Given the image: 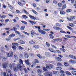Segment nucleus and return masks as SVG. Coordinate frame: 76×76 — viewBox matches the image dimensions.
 Instances as JSON below:
<instances>
[{
	"label": "nucleus",
	"mask_w": 76,
	"mask_h": 76,
	"mask_svg": "<svg viewBox=\"0 0 76 76\" xmlns=\"http://www.w3.org/2000/svg\"><path fill=\"white\" fill-rule=\"evenodd\" d=\"M46 66L47 69H51L53 67V65L50 64H46Z\"/></svg>",
	"instance_id": "nucleus-1"
},
{
	"label": "nucleus",
	"mask_w": 76,
	"mask_h": 76,
	"mask_svg": "<svg viewBox=\"0 0 76 76\" xmlns=\"http://www.w3.org/2000/svg\"><path fill=\"white\" fill-rule=\"evenodd\" d=\"M44 75L45 76H53V73L50 72H47L45 73Z\"/></svg>",
	"instance_id": "nucleus-2"
},
{
	"label": "nucleus",
	"mask_w": 76,
	"mask_h": 76,
	"mask_svg": "<svg viewBox=\"0 0 76 76\" xmlns=\"http://www.w3.org/2000/svg\"><path fill=\"white\" fill-rule=\"evenodd\" d=\"M17 67L18 69H19L20 71H22L23 70L22 66V65L20 64H17Z\"/></svg>",
	"instance_id": "nucleus-3"
},
{
	"label": "nucleus",
	"mask_w": 76,
	"mask_h": 76,
	"mask_svg": "<svg viewBox=\"0 0 76 76\" xmlns=\"http://www.w3.org/2000/svg\"><path fill=\"white\" fill-rule=\"evenodd\" d=\"M75 18H76V17H75V16H71L69 18H67V19L69 21H72V20L75 19Z\"/></svg>",
	"instance_id": "nucleus-4"
},
{
	"label": "nucleus",
	"mask_w": 76,
	"mask_h": 76,
	"mask_svg": "<svg viewBox=\"0 0 76 76\" xmlns=\"http://www.w3.org/2000/svg\"><path fill=\"white\" fill-rule=\"evenodd\" d=\"M13 52L12 51H10L7 54V56L8 57H11L13 56Z\"/></svg>",
	"instance_id": "nucleus-5"
},
{
	"label": "nucleus",
	"mask_w": 76,
	"mask_h": 76,
	"mask_svg": "<svg viewBox=\"0 0 76 76\" xmlns=\"http://www.w3.org/2000/svg\"><path fill=\"white\" fill-rule=\"evenodd\" d=\"M65 37L66 38H76V37L75 36H72L69 35H65Z\"/></svg>",
	"instance_id": "nucleus-6"
},
{
	"label": "nucleus",
	"mask_w": 76,
	"mask_h": 76,
	"mask_svg": "<svg viewBox=\"0 0 76 76\" xmlns=\"http://www.w3.org/2000/svg\"><path fill=\"white\" fill-rule=\"evenodd\" d=\"M54 34V32L53 31L50 32V34H49V36L50 39H53L54 37L53 36V35Z\"/></svg>",
	"instance_id": "nucleus-7"
},
{
	"label": "nucleus",
	"mask_w": 76,
	"mask_h": 76,
	"mask_svg": "<svg viewBox=\"0 0 76 76\" xmlns=\"http://www.w3.org/2000/svg\"><path fill=\"white\" fill-rule=\"evenodd\" d=\"M38 31L40 33V34H46V32H45V31H44L43 30H38Z\"/></svg>",
	"instance_id": "nucleus-8"
},
{
	"label": "nucleus",
	"mask_w": 76,
	"mask_h": 76,
	"mask_svg": "<svg viewBox=\"0 0 76 76\" xmlns=\"http://www.w3.org/2000/svg\"><path fill=\"white\" fill-rule=\"evenodd\" d=\"M67 28L69 29L70 30V31H71L72 33H75V31H74L73 29V28H72V27H71L69 26H67Z\"/></svg>",
	"instance_id": "nucleus-9"
},
{
	"label": "nucleus",
	"mask_w": 76,
	"mask_h": 76,
	"mask_svg": "<svg viewBox=\"0 0 76 76\" xmlns=\"http://www.w3.org/2000/svg\"><path fill=\"white\" fill-rule=\"evenodd\" d=\"M15 66H16V64H15L13 63L12 64H10L9 65V66L10 69H12V67H15Z\"/></svg>",
	"instance_id": "nucleus-10"
},
{
	"label": "nucleus",
	"mask_w": 76,
	"mask_h": 76,
	"mask_svg": "<svg viewBox=\"0 0 76 76\" xmlns=\"http://www.w3.org/2000/svg\"><path fill=\"white\" fill-rule=\"evenodd\" d=\"M7 66V64L6 63H4L2 64V67L4 69H6Z\"/></svg>",
	"instance_id": "nucleus-11"
},
{
	"label": "nucleus",
	"mask_w": 76,
	"mask_h": 76,
	"mask_svg": "<svg viewBox=\"0 0 76 76\" xmlns=\"http://www.w3.org/2000/svg\"><path fill=\"white\" fill-rule=\"evenodd\" d=\"M24 56L25 58H28L29 57V55H28V54L27 53L25 52L24 53Z\"/></svg>",
	"instance_id": "nucleus-12"
},
{
	"label": "nucleus",
	"mask_w": 76,
	"mask_h": 76,
	"mask_svg": "<svg viewBox=\"0 0 76 76\" xmlns=\"http://www.w3.org/2000/svg\"><path fill=\"white\" fill-rule=\"evenodd\" d=\"M45 54L47 57H50L51 56V54L50 52H46L45 53Z\"/></svg>",
	"instance_id": "nucleus-13"
},
{
	"label": "nucleus",
	"mask_w": 76,
	"mask_h": 76,
	"mask_svg": "<svg viewBox=\"0 0 76 76\" xmlns=\"http://www.w3.org/2000/svg\"><path fill=\"white\" fill-rule=\"evenodd\" d=\"M48 50L50 51V52H52V53H56V51L54 50L53 48H49Z\"/></svg>",
	"instance_id": "nucleus-14"
},
{
	"label": "nucleus",
	"mask_w": 76,
	"mask_h": 76,
	"mask_svg": "<svg viewBox=\"0 0 76 76\" xmlns=\"http://www.w3.org/2000/svg\"><path fill=\"white\" fill-rule=\"evenodd\" d=\"M25 62L27 65H29L30 63H29V59H28L27 60H25Z\"/></svg>",
	"instance_id": "nucleus-15"
},
{
	"label": "nucleus",
	"mask_w": 76,
	"mask_h": 76,
	"mask_svg": "<svg viewBox=\"0 0 76 76\" xmlns=\"http://www.w3.org/2000/svg\"><path fill=\"white\" fill-rule=\"evenodd\" d=\"M33 48L36 49H37L39 48V46L37 45H33Z\"/></svg>",
	"instance_id": "nucleus-16"
},
{
	"label": "nucleus",
	"mask_w": 76,
	"mask_h": 76,
	"mask_svg": "<svg viewBox=\"0 0 76 76\" xmlns=\"http://www.w3.org/2000/svg\"><path fill=\"white\" fill-rule=\"evenodd\" d=\"M69 25L71 27H74L75 26V24L73 23H69Z\"/></svg>",
	"instance_id": "nucleus-17"
},
{
	"label": "nucleus",
	"mask_w": 76,
	"mask_h": 76,
	"mask_svg": "<svg viewBox=\"0 0 76 76\" xmlns=\"http://www.w3.org/2000/svg\"><path fill=\"white\" fill-rule=\"evenodd\" d=\"M29 43L31 44H35V42L33 40H31L29 42Z\"/></svg>",
	"instance_id": "nucleus-18"
},
{
	"label": "nucleus",
	"mask_w": 76,
	"mask_h": 76,
	"mask_svg": "<svg viewBox=\"0 0 76 76\" xmlns=\"http://www.w3.org/2000/svg\"><path fill=\"white\" fill-rule=\"evenodd\" d=\"M56 26H58V27H61L62 26L61 24L58 23H56Z\"/></svg>",
	"instance_id": "nucleus-19"
},
{
	"label": "nucleus",
	"mask_w": 76,
	"mask_h": 76,
	"mask_svg": "<svg viewBox=\"0 0 76 76\" xmlns=\"http://www.w3.org/2000/svg\"><path fill=\"white\" fill-rule=\"evenodd\" d=\"M12 48L14 51H15L16 50V46L14 45H13L12 46Z\"/></svg>",
	"instance_id": "nucleus-20"
},
{
	"label": "nucleus",
	"mask_w": 76,
	"mask_h": 76,
	"mask_svg": "<svg viewBox=\"0 0 76 76\" xmlns=\"http://www.w3.org/2000/svg\"><path fill=\"white\" fill-rule=\"evenodd\" d=\"M56 59H57L58 61H61L62 60L61 58L58 57H56Z\"/></svg>",
	"instance_id": "nucleus-21"
},
{
	"label": "nucleus",
	"mask_w": 76,
	"mask_h": 76,
	"mask_svg": "<svg viewBox=\"0 0 76 76\" xmlns=\"http://www.w3.org/2000/svg\"><path fill=\"white\" fill-rule=\"evenodd\" d=\"M29 17L31 19H33V20H35V17L32 15H29Z\"/></svg>",
	"instance_id": "nucleus-22"
},
{
	"label": "nucleus",
	"mask_w": 76,
	"mask_h": 76,
	"mask_svg": "<svg viewBox=\"0 0 76 76\" xmlns=\"http://www.w3.org/2000/svg\"><path fill=\"white\" fill-rule=\"evenodd\" d=\"M69 62L70 63H73L74 64H75V63H76V61H72V60H70L69 61Z\"/></svg>",
	"instance_id": "nucleus-23"
},
{
	"label": "nucleus",
	"mask_w": 76,
	"mask_h": 76,
	"mask_svg": "<svg viewBox=\"0 0 76 76\" xmlns=\"http://www.w3.org/2000/svg\"><path fill=\"white\" fill-rule=\"evenodd\" d=\"M62 69V68L61 67H57L56 68V70H61Z\"/></svg>",
	"instance_id": "nucleus-24"
},
{
	"label": "nucleus",
	"mask_w": 76,
	"mask_h": 76,
	"mask_svg": "<svg viewBox=\"0 0 76 76\" xmlns=\"http://www.w3.org/2000/svg\"><path fill=\"white\" fill-rule=\"evenodd\" d=\"M72 75H73L76 76V71H72Z\"/></svg>",
	"instance_id": "nucleus-25"
},
{
	"label": "nucleus",
	"mask_w": 76,
	"mask_h": 76,
	"mask_svg": "<svg viewBox=\"0 0 76 76\" xmlns=\"http://www.w3.org/2000/svg\"><path fill=\"white\" fill-rule=\"evenodd\" d=\"M65 73L66 74V75H72L71 73L68 71H66L65 72Z\"/></svg>",
	"instance_id": "nucleus-26"
},
{
	"label": "nucleus",
	"mask_w": 76,
	"mask_h": 76,
	"mask_svg": "<svg viewBox=\"0 0 76 76\" xmlns=\"http://www.w3.org/2000/svg\"><path fill=\"white\" fill-rule=\"evenodd\" d=\"M60 14L61 15H65V14H66V12L63 11H60Z\"/></svg>",
	"instance_id": "nucleus-27"
},
{
	"label": "nucleus",
	"mask_w": 76,
	"mask_h": 76,
	"mask_svg": "<svg viewBox=\"0 0 76 76\" xmlns=\"http://www.w3.org/2000/svg\"><path fill=\"white\" fill-rule=\"evenodd\" d=\"M59 49L60 50L62 51L64 53H65V52H66V50H65L64 49H62L61 48H60Z\"/></svg>",
	"instance_id": "nucleus-28"
},
{
	"label": "nucleus",
	"mask_w": 76,
	"mask_h": 76,
	"mask_svg": "<svg viewBox=\"0 0 76 76\" xmlns=\"http://www.w3.org/2000/svg\"><path fill=\"white\" fill-rule=\"evenodd\" d=\"M64 64L65 66H69V64L67 62H64Z\"/></svg>",
	"instance_id": "nucleus-29"
},
{
	"label": "nucleus",
	"mask_w": 76,
	"mask_h": 76,
	"mask_svg": "<svg viewBox=\"0 0 76 76\" xmlns=\"http://www.w3.org/2000/svg\"><path fill=\"white\" fill-rule=\"evenodd\" d=\"M37 57H39V58H40V59H41V58H42V56H41V55H40V54H37Z\"/></svg>",
	"instance_id": "nucleus-30"
},
{
	"label": "nucleus",
	"mask_w": 76,
	"mask_h": 76,
	"mask_svg": "<svg viewBox=\"0 0 76 76\" xmlns=\"http://www.w3.org/2000/svg\"><path fill=\"white\" fill-rule=\"evenodd\" d=\"M19 63L20 64H23V61H22V60L21 59H20L19 60Z\"/></svg>",
	"instance_id": "nucleus-31"
},
{
	"label": "nucleus",
	"mask_w": 76,
	"mask_h": 76,
	"mask_svg": "<svg viewBox=\"0 0 76 76\" xmlns=\"http://www.w3.org/2000/svg\"><path fill=\"white\" fill-rule=\"evenodd\" d=\"M31 35H35L36 33H35V32L34 31L32 30L31 31Z\"/></svg>",
	"instance_id": "nucleus-32"
},
{
	"label": "nucleus",
	"mask_w": 76,
	"mask_h": 76,
	"mask_svg": "<svg viewBox=\"0 0 76 76\" xmlns=\"http://www.w3.org/2000/svg\"><path fill=\"white\" fill-rule=\"evenodd\" d=\"M15 37V35L13 34H12L9 36V37Z\"/></svg>",
	"instance_id": "nucleus-33"
},
{
	"label": "nucleus",
	"mask_w": 76,
	"mask_h": 76,
	"mask_svg": "<svg viewBox=\"0 0 76 76\" xmlns=\"http://www.w3.org/2000/svg\"><path fill=\"white\" fill-rule=\"evenodd\" d=\"M8 7H9L10 9H11V10H13V7L10 5L8 4Z\"/></svg>",
	"instance_id": "nucleus-34"
},
{
	"label": "nucleus",
	"mask_w": 76,
	"mask_h": 76,
	"mask_svg": "<svg viewBox=\"0 0 76 76\" xmlns=\"http://www.w3.org/2000/svg\"><path fill=\"white\" fill-rule=\"evenodd\" d=\"M23 12H24V13H25L26 15H28L29 14V13L28 12L26 11V10H22Z\"/></svg>",
	"instance_id": "nucleus-35"
},
{
	"label": "nucleus",
	"mask_w": 76,
	"mask_h": 76,
	"mask_svg": "<svg viewBox=\"0 0 76 76\" xmlns=\"http://www.w3.org/2000/svg\"><path fill=\"white\" fill-rule=\"evenodd\" d=\"M25 28V26H22L20 27V30H24V29Z\"/></svg>",
	"instance_id": "nucleus-36"
},
{
	"label": "nucleus",
	"mask_w": 76,
	"mask_h": 76,
	"mask_svg": "<svg viewBox=\"0 0 76 76\" xmlns=\"http://www.w3.org/2000/svg\"><path fill=\"white\" fill-rule=\"evenodd\" d=\"M37 72L38 73H39V74H41V73L42 72V71L41 70V69H39L37 70Z\"/></svg>",
	"instance_id": "nucleus-37"
},
{
	"label": "nucleus",
	"mask_w": 76,
	"mask_h": 76,
	"mask_svg": "<svg viewBox=\"0 0 76 76\" xmlns=\"http://www.w3.org/2000/svg\"><path fill=\"white\" fill-rule=\"evenodd\" d=\"M22 17L24 18V19H28V17L26 16V15H23L22 16Z\"/></svg>",
	"instance_id": "nucleus-38"
},
{
	"label": "nucleus",
	"mask_w": 76,
	"mask_h": 76,
	"mask_svg": "<svg viewBox=\"0 0 76 76\" xmlns=\"http://www.w3.org/2000/svg\"><path fill=\"white\" fill-rule=\"evenodd\" d=\"M12 45H17V46H18L19 45V44L18 43H12Z\"/></svg>",
	"instance_id": "nucleus-39"
},
{
	"label": "nucleus",
	"mask_w": 76,
	"mask_h": 76,
	"mask_svg": "<svg viewBox=\"0 0 76 76\" xmlns=\"http://www.w3.org/2000/svg\"><path fill=\"white\" fill-rule=\"evenodd\" d=\"M69 70H75L76 69L73 68H69Z\"/></svg>",
	"instance_id": "nucleus-40"
},
{
	"label": "nucleus",
	"mask_w": 76,
	"mask_h": 76,
	"mask_svg": "<svg viewBox=\"0 0 76 76\" xmlns=\"http://www.w3.org/2000/svg\"><path fill=\"white\" fill-rule=\"evenodd\" d=\"M62 4L60 3H59L58 4V5L59 7H61L62 6Z\"/></svg>",
	"instance_id": "nucleus-41"
},
{
	"label": "nucleus",
	"mask_w": 76,
	"mask_h": 76,
	"mask_svg": "<svg viewBox=\"0 0 76 76\" xmlns=\"http://www.w3.org/2000/svg\"><path fill=\"white\" fill-rule=\"evenodd\" d=\"M23 33L26 34V35H27L28 36H29V34L28 33H27L25 31H23Z\"/></svg>",
	"instance_id": "nucleus-42"
},
{
	"label": "nucleus",
	"mask_w": 76,
	"mask_h": 76,
	"mask_svg": "<svg viewBox=\"0 0 76 76\" xmlns=\"http://www.w3.org/2000/svg\"><path fill=\"white\" fill-rule=\"evenodd\" d=\"M14 70L15 72H17V71H18V69L17 68V67H14Z\"/></svg>",
	"instance_id": "nucleus-43"
},
{
	"label": "nucleus",
	"mask_w": 76,
	"mask_h": 76,
	"mask_svg": "<svg viewBox=\"0 0 76 76\" xmlns=\"http://www.w3.org/2000/svg\"><path fill=\"white\" fill-rule=\"evenodd\" d=\"M23 70L26 73H28V71L26 68H24L23 69Z\"/></svg>",
	"instance_id": "nucleus-44"
},
{
	"label": "nucleus",
	"mask_w": 76,
	"mask_h": 76,
	"mask_svg": "<svg viewBox=\"0 0 76 76\" xmlns=\"http://www.w3.org/2000/svg\"><path fill=\"white\" fill-rule=\"evenodd\" d=\"M66 12L67 13L71 12H72V10H71V9H68L66 10Z\"/></svg>",
	"instance_id": "nucleus-45"
},
{
	"label": "nucleus",
	"mask_w": 76,
	"mask_h": 76,
	"mask_svg": "<svg viewBox=\"0 0 76 76\" xmlns=\"http://www.w3.org/2000/svg\"><path fill=\"white\" fill-rule=\"evenodd\" d=\"M18 49L19 50H23V48L21 46H19L18 47Z\"/></svg>",
	"instance_id": "nucleus-46"
},
{
	"label": "nucleus",
	"mask_w": 76,
	"mask_h": 76,
	"mask_svg": "<svg viewBox=\"0 0 76 76\" xmlns=\"http://www.w3.org/2000/svg\"><path fill=\"white\" fill-rule=\"evenodd\" d=\"M21 4H22V6H23V5H25L26 4L25 2L23 1H22L21 2Z\"/></svg>",
	"instance_id": "nucleus-47"
},
{
	"label": "nucleus",
	"mask_w": 76,
	"mask_h": 76,
	"mask_svg": "<svg viewBox=\"0 0 76 76\" xmlns=\"http://www.w3.org/2000/svg\"><path fill=\"white\" fill-rule=\"evenodd\" d=\"M22 23H24V24H25L26 25H27L28 24V23L26 21H21Z\"/></svg>",
	"instance_id": "nucleus-48"
},
{
	"label": "nucleus",
	"mask_w": 76,
	"mask_h": 76,
	"mask_svg": "<svg viewBox=\"0 0 76 76\" xmlns=\"http://www.w3.org/2000/svg\"><path fill=\"white\" fill-rule=\"evenodd\" d=\"M57 66H62V64L60 63H58L57 64Z\"/></svg>",
	"instance_id": "nucleus-49"
},
{
	"label": "nucleus",
	"mask_w": 76,
	"mask_h": 76,
	"mask_svg": "<svg viewBox=\"0 0 76 76\" xmlns=\"http://www.w3.org/2000/svg\"><path fill=\"white\" fill-rule=\"evenodd\" d=\"M42 69L43 70H44V71H45L46 72V71H47V69L45 67H42Z\"/></svg>",
	"instance_id": "nucleus-50"
},
{
	"label": "nucleus",
	"mask_w": 76,
	"mask_h": 76,
	"mask_svg": "<svg viewBox=\"0 0 76 76\" xmlns=\"http://www.w3.org/2000/svg\"><path fill=\"white\" fill-rule=\"evenodd\" d=\"M32 12L34 13H35V14H36V15H38V13L35 11L34 10H32Z\"/></svg>",
	"instance_id": "nucleus-51"
},
{
	"label": "nucleus",
	"mask_w": 76,
	"mask_h": 76,
	"mask_svg": "<svg viewBox=\"0 0 76 76\" xmlns=\"http://www.w3.org/2000/svg\"><path fill=\"white\" fill-rule=\"evenodd\" d=\"M66 4H64L63 6L62 7V9H65V8H66Z\"/></svg>",
	"instance_id": "nucleus-52"
},
{
	"label": "nucleus",
	"mask_w": 76,
	"mask_h": 76,
	"mask_svg": "<svg viewBox=\"0 0 76 76\" xmlns=\"http://www.w3.org/2000/svg\"><path fill=\"white\" fill-rule=\"evenodd\" d=\"M51 47H53V48H55V49H57V48L56 47V46L53 45H51Z\"/></svg>",
	"instance_id": "nucleus-53"
},
{
	"label": "nucleus",
	"mask_w": 76,
	"mask_h": 76,
	"mask_svg": "<svg viewBox=\"0 0 76 76\" xmlns=\"http://www.w3.org/2000/svg\"><path fill=\"white\" fill-rule=\"evenodd\" d=\"M53 29H55L56 30H57L58 27H56V26H53Z\"/></svg>",
	"instance_id": "nucleus-54"
},
{
	"label": "nucleus",
	"mask_w": 76,
	"mask_h": 76,
	"mask_svg": "<svg viewBox=\"0 0 76 76\" xmlns=\"http://www.w3.org/2000/svg\"><path fill=\"white\" fill-rule=\"evenodd\" d=\"M69 57L72 58H74V56H73L72 55H69Z\"/></svg>",
	"instance_id": "nucleus-55"
},
{
	"label": "nucleus",
	"mask_w": 76,
	"mask_h": 76,
	"mask_svg": "<svg viewBox=\"0 0 76 76\" xmlns=\"http://www.w3.org/2000/svg\"><path fill=\"white\" fill-rule=\"evenodd\" d=\"M9 21V19H7L5 20L4 22L5 23H7Z\"/></svg>",
	"instance_id": "nucleus-56"
},
{
	"label": "nucleus",
	"mask_w": 76,
	"mask_h": 76,
	"mask_svg": "<svg viewBox=\"0 0 76 76\" xmlns=\"http://www.w3.org/2000/svg\"><path fill=\"white\" fill-rule=\"evenodd\" d=\"M60 32H61V33H64V34H66V32L63 30H61L60 31Z\"/></svg>",
	"instance_id": "nucleus-57"
},
{
	"label": "nucleus",
	"mask_w": 76,
	"mask_h": 76,
	"mask_svg": "<svg viewBox=\"0 0 76 76\" xmlns=\"http://www.w3.org/2000/svg\"><path fill=\"white\" fill-rule=\"evenodd\" d=\"M21 44H25V42L23 40H21Z\"/></svg>",
	"instance_id": "nucleus-58"
},
{
	"label": "nucleus",
	"mask_w": 76,
	"mask_h": 76,
	"mask_svg": "<svg viewBox=\"0 0 76 76\" xmlns=\"http://www.w3.org/2000/svg\"><path fill=\"white\" fill-rule=\"evenodd\" d=\"M1 19H4V18H6V16L4 15H2L1 17Z\"/></svg>",
	"instance_id": "nucleus-59"
},
{
	"label": "nucleus",
	"mask_w": 76,
	"mask_h": 76,
	"mask_svg": "<svg viewBox=\"0 0 76 76\" xmlns=\"http://www.w3.org/2000/svg\"><path fill=\"white\" fill-rule=\"evenodd\" d=\"M34 61H35L36 63H39L38 60L37 59H35L34 60Z\"/></svg>",
	"instance_id": "nucleus-60"
},
{
	"label": "nucleus",
	"mask_w": 76,
	"mask_h": 76,
	"mask_svg": "<svg viewBox=\"0 0 76 76\" xmlns=\"http://www.w3.org/2000/svg\"><path fill=\"white\" fill-rule=\"evenodd\" d=\"M18 4L21 6H22V2H18Z\"/></svg>",
	"instance_id": "nucleus-61"
},
{
	"label": "nucleus",
	"mask_w": 76,
	"mask_h": 76,
	"mask_svg": "<svg viewBox=\"0 0 76 76\" xmlns=\"http://www.w3.org/2000/svg\"><path fill=\"white\" fill-rule=\"evenodd\" d=\"M59 22H64V20H62V19H60L59 20Z\"/></svg>",
	"instance_id": "nucleus-62"
},
{
	"label": "nucleus",
	"mask_w": 76,
	"mask_h": 76,
	"mask_svg": "<svg viewBox=\"0 0 76 76\" xmlns=\"http://www.w3.org/2000/svg\"><path fill=\"white\" fill-rule=\"evenodd\" d=\"M60 73H63L64 74V73H65V72H64V71L62 70L60 71Z\"/></svg>",
	"instance_id": "nucleus-63"
},
{
	"label": "nucleus",
	"mask_w": 76,
	"mask_h": 76,
	"mask_svg": "<svg viewBox=\"0 0 76 76\" xmlns=\"http://www.w3.org/2000/svg\"><path fill=\"white\" fill-rule=\"evenodd\" d=\"M46 44L47 45L48 47H50V44L48 42H46Z\"/></svg>",
	"instance_id": "nucleus-64"
}]
</instances>
